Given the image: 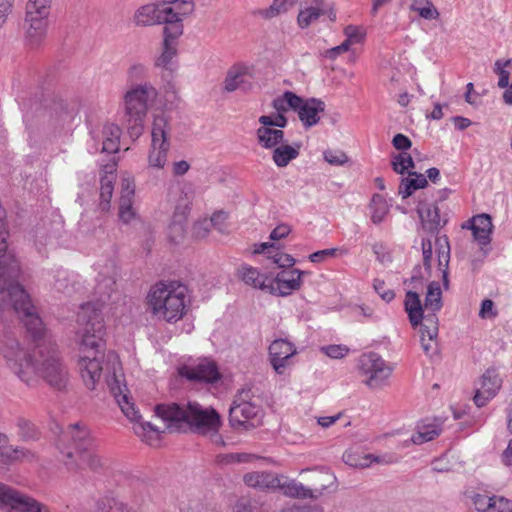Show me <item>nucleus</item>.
<instances>
[{"mask_svg":"<svg viewBox=\"0 0 512 512\" xmlns=\"http://www.w3.org/2000/svg\"><path fill=\"white\" fill-rule=\"evenodd\" d=\"M115 285L112 277L99 281L96 287L100 295L97 302L82 304L77 313L80 336L78 368L85 386L90 390L95 389L103 370L100 356L103 357L102 351L105 347V326L101 306L111 297Z\"/></svg>","mask_w":512,"mask_h":512,"instance_id":"nucleus-1","label":"nucleus"},{"mask_svg":"<svg viewBox=\"0 0 512 512\" xmlns=\"http://www.w3.org/2000/svg\"><path fill=\"white\" fill-rule=\"evenodd\" d=\"M19 264L12 263L0 270V312H15L35 341L45 335V326L36 312L30 295L16 279Z\"/></svg>","mask_w":512,"mask_h":512,"instance_id":"nucleus-2","label":"nucleus"},{"mask_svg":"<svg viewBox=\"0 0 512 512\" xmlns=\"http://www.w3.org/2000/svg\"><path fill=\"white\" fill-rule=\"evenodd\" d=\"M155 412L171 431L190 429L206 436L211 430L220 429L222 425L221 417L215 409L205 408L198 402H188L185 405L159 404L155 407Z\"/></svg>","mask_w":512,"mask_h":512,"instance_id":"nucleus-3","label":"nucleus"},{"mask_svg":"<svg viewBox=\"0 0 512 512\" xmlns=\"http://www.w3.org/2000/svg\"><path fill=\"white\" fill-rule=\"evenodd\" d=\"M64 438L70 439V447L66 452L65 466L70 471L89 469L99 472L105 467V460L98 454L94 439L86 426L69 425Z\"/></svg>","mask_w":512,"mask_h":512,"instance_id":"nucleus-4","label":"nucleus"},{"mask_svg":"<svg viewBox=\"0 0 512 512\" xmlns=\"http://www.w3.org/2000/svg\"><path fill=\"white\" fill-rule=\"evenodd\" d=\"M106 362L108 366V374L106 378L107 384L124 415L129 420L137 423V426L134 428L135 433L139 436H143L145 441H149L146 437L147 433L152 432L158 436L160 430L150 422H140L141 415L139 414V411L136 410L134 403L130 402L129 390L127 389L126 384L122 383L124 376L118 355L112 351L108 352Z\"/></svg>","mask_w":512,"mask_h":512,"instance_id":"nucleus-5","label":"nucleus"},{"mask_svg":"<svg viewBox=\"0 0 512 512\" xmlns=\"http://www.w3.org/2000/svg\"><path fill=\"white\" fill-rule=\"evenodd\" d=\"M187 287L179 282L158 283L148 295V303L154 315L167 322H176L185 313Z\"/></svg>","mask_w":512,"mask_h":512,"instance_id":"nucleus-6","label":"nucleus"},{"mask_svg":"<svg viewBox=\"0 0 512 512\" xmlns=\"http://www.w3.org/2000/svg\"><path fill=\"white\" fill-rule=\"evenodd\" d=\"M157 96V90L149 83L138 85L125 94L127 131L132 139L136 140L142 135L148 108Z\"/></svg>","mask_w":512,"mask_h":512,"instance_id":"nucleus-7","label":"nucleus"},{"mask_svg":"<svg viewBox=\"0 0 512 512\" xmlns=\"http://www.w3.org/2000/svg\"><path fill=\"white\" fill-rule=\"evenodd\" d=\"M35 383L40 376L50 387L63 391L69 383V371L54 345H39L36 350Z\"/></svg>","mask_w":512,"mask_h":512,"instance_id":"nucleus-8","label":"nucleus"},{"mask_svg":"<svg viewBox=\"0 0 512 512\" xmlns=\"http://www.w3.org/2000/svg\"><path fill=\"white\" fill-rule=\"evenodd\" d=\"M405 311L412 327L421 326V346L426 355L432 357L437 352L438 319L436 315L423 316V306L417 292L408 291L405 295Z\"/></svg>","mask_w":512,"mask_h":512,"instance_id":"nucleus-9","label":"nucleus"},{"mask_svg":"<svg viewBox=\"0 0 512 512\" xmlns=\"http://www.w3.org/2000/svg\"><path fill=\"white\" fill-rule=\"evenodd\" d=\"M7 368L28 386L35 384L36 351L31 354L21 343L7 336L0 347Z\"/></svg>","mask_w":512,"mask_h":512,"instance_id":"nucleus-10","label":"nucleus"},{"mask_svg":"<svg viewBox=\"0 0 512 512\" xmlns=\"http://www.w3.org/2000/svg\"><path fill=\"white\" fill-rule=\"evenodd\" d=\"M262 407L251 400L250 390L239 392L229 409V423L233 428L255 427L251 421L259 422L262 417Z\"/></svg>","mask_w":512,"mask_h":512,"instance_id":"nucleus-11","label":"nucleus"},{"mask_svg":"<svg viewBox=\"0 0 512 512\" xmlns=\"http://www.w3.org/2000/svg\"><path fill=\"white\" fill-rule=\"evenodd\" d=\"M0 505V512H52L47 505L1 482Z\"/></svg>","mask_w":512,"mask_h":512,"instance_id":"nucleus-12","label":"nucleus"},{"mask_svg":"<svg viewBox=\"0 0 512 512\" xmlns=\"http://www.w3.org/2000/svg\"><path fill=\"white\" fill-rule=\"evenodd\" d=\"M167 128L168 120L165 115H156L152 125V143L148 156L149 165L151 167L163 168L167 161V153L170 147Z\"/></svg>","mask_w":512,"mask_h":512,"instance_id":"nucleus-13","label":"nucleus"},{"mask_svg":"<svg viewBox=\"0 0 512 512\" xmlns=\"http://www.w3.org/2000/svg\"><path fill=\"white\" fill-rule=\"evenodd\" d=\"M359 370L361 375L365 376L363 382L372 389L382 387L392 373V368L373 352L360 357Z\"/></svg>","mask_w":512,"mask_h":512,"instance_id":"nucleus-14","label":"nucleus"},{"mask_svg":"<svg viewBox=\"0 0 512 512\" xmlns=\"http://www.w3.org/2000/svg\"><path fill=\"white\" fill-rule=\"evenodd\" d=\"M43 9L40 7H30L26 5V17L24 21L26 41L31 47L38 46L46 36L47 31V17L50 9Z\"/></svg>","mask_w":512,"mask_h":512,"instance_id":"nucleus-15","label":"nucleus"},{"mask_svg":"<svg viewBox=\"0 0 512 512\" xmlns=\"http://www.w3.org/2000/svg\"><path fill=\"white\" fill-rule=\"evenodd\" d=\"M180 376L197 383L213 384L221 379L217 364L209 359H201L196 363L183 365L179 368Z\"/></svg>","mask_w":512,"mask_h":512,"instance_id":"nucleus-16","label":"nucleus"},{"mask_svg":"<svg viewBox=\"0 0 512 512\" xmlns=\"http://www.w3.org/2000/svg\"><path fill=\"white\" fill-rule=\"evenodd\" d=\"M308 274L297 268L281 271L274 279L269 281V294L275 296H288L293 291L299 290L302 285L301 277Z\"/></svg>","mask_w":512,"mask_h":512,"instance_id":"nucleus-17","label":"nucleus"},{"mask_svg":"<svg viewBox=\"0 0 512 512\" xmlns=\"http://www.w3.org/2000/svg\"><path fill=\"white\" fill-rule=\"evenodd\" d=\"M192 11V5L185 10H175L167 2H162L160 24H165L164 37L179 38L183 34V17L191 14Z\"/></svg>","mask_w":512,"mask_h":512,"instance_id":"nucleus-18","label":"nucleus"},{"mask_svg":"<svg viewBox=\"0 0 512 512\" xmlns=\"http://www.w3.org/2000/svg\"><path fill=\"white\" fill-rule=\"evenodd\" d=\"M270 364L277 374H283L290 365V359L297 353L293 343L285 339L274 340L269 348Z\"/></svg>","mask_w":512,"mask_h":512,"instance_id":"nucleus-19","label":"nucleus"},{"mask_svg":"<svg viewBox=\"0 0 512 512\" xmlns=\"http://www.w3.org/2000/svg\"><path fill=\"white\" fill-rule=\"evenodd\" d=\"M253 76L250 69L245 65H234L228 71L223 83V89L226 92L240 90L249 92L253 89Z\"/></svg>","mask_w":512,"mask_h":512,"instance_id":"nucleus-20","label":"nucleus"},{"mask_svg":"<svg viewBox=\"0 0 512 512\" xmlns=\"http://www.w3.org/2000/svg\"><path fill=\"white\" fill-rule=\"evenodd\" d=\"M502 379L494 369H488L481 377L480 386L476 389L474 403L477 407L485 406L499 391Z\"/></svg>","mask_w":512,"mask_h":512,"instance_id":"nucleus-21","label":"nucleus"},{"mask_svg":"<svg viewBox=\"0 0 512 512\" xmlns=\"http://www.w3.org/2000/svg\"><path fill=\"white\" fill-rule=\"evenodd\" d=\"M417 213L423 229L430 233H438L448 221L446 215H440V209L435 204L420 201L417 206Z\"/></svg>","mask_w":512,"mask_h":512,"instance_id":"nucleus-22","label":"nucleus"},{"mask_svg":"<svg viewBox=\"0 0 512 512\" xmlns=\"http://www.w3.org/2000/svg\"><path fill=\"white\" fill-rule=\"evenodd\" d=\"M472 501L478 512H512V500L504 496L475 494Z\"/></svg>","mask_w":512,"mask_h":512,"instance_id":"nucleus-23","label":"nucleus"},{"mask_svg":"<svg viewBox=\"0 0 512 512\" xmlns=\"http://www.w3.org/2000/svg\"><path fill=\"white\" fill-rule=\"evenodd\" d=\"M244 483L248 487L259 490H274L281 486V479L277 474L268 471H254L244 475Z\"/></svg>","mask_w":512,"mask_h":512,"instance_id":"nucleus-24","label":"nucleus"},{"mask_svg":"<svg viewBox=\"0 0 512 512\" xmlns=\"http://www.w3.org/2000/svg\"><path fill=\"white\" fill-rule=\"evenodd\" d=\"M324 109L325 103L316 98H310L306 101L302 100V103L296 108V110H298L299 119L307 128L312 127L319 122V113L323 112Z\"/></svg>","mask_w":512,"mask_h":512,"instance_id":"nucleus-25","label":"nucleus"},{"mask_svg":"<svg viewBox=\"0 0 512 512\" xmlns=\"http://www.w3.org/2000/svg\"><path fill=\"white\" fill-rule=\"evenodd\" d=\"M470 227L475 241L480 246H486L491 242L493 225L488 214L483 213L472 217Z\"/></svg>","mask_w":512,"mask_h":512,"instance_id":"nucleus-26","label":"nucleus"},{"mask_svg":"<svg viewBox=\"0 0 512 512\" xmlns=\"http://www.w3.org/2000/svg\"><path fill=\"white\" fill-rule=\"evenodd\" d=\"M238 277L246 285L269 293V281H271V278L266 274L260 273L257 268L248 264H242L238 268Z\"/></svg>","mask_w":512,"mask_h":512,"instance_id":"nucleus-27","label":"nucleus"},{"mask_svg":"<svg viewBox=\"0 0 512 512\" xmlns=\"http://www.w3.org/2000/svg\"><path fill=\"white\" fill-rule=\"evenodd\" d=\"M443 422L440 419L423 420L417 425V432L411 440L414 444L420 445L438 437L442 432Z\"/></svg>","mask_w":512,"mask_h":512,"instance_id":"nucleus-28","label":"nucleus"},{"mask_svg":"<svg viewBox=\"0 0 512 512\" xmlns=\"http://www.w3.org/2000/svg\"><path fill=\"white\" fill-rule=\"evenodd\" d=\"M162 2L151 3L139 7L134 14V23L146 27L160 24Z\"/></svg>","mask_w":512,"mask_h":512,"instance_id":"nucleus-29","label":"nucleus"},{"mask_svg":"<svg viewBox=\"0 0 512 512\" xmlns=\"http://www.w3.org/2000/svg\"><path fill=\"white\" fill-rule=\"evenodd\" d=\"M177 39L164 37L161 55L155 61V66L167 71L169 75L176 69L174 58L177 55Z\"/></svg>","mask_w":512,"mask_h":512,"instance_id":"nucleus-30","label":"nucleus"},{"mask_svg":"<svg viewBox=\"0 0 512 512\" xmlns=\"http://www.w3.org/2000/svg\"><path fill=\"white\" fill-rule=\"evenodd\" d=\"M438 268L442 272L443 285L447 289L449 285L448 266L450 262V244L446 235L437 236L435 239Z\"/></svg>","mask_w":512,"mask_h":512,"instance_id":"nucleus-31","label":"nucleus"},{"mask_svg":"<svg viewBox=\"0 0 512 512\" xmlns=\"http://www.w3.org/2000/svg\"><path fill=\"white\" fill-rule=\"evenodd\" d=\"M258 144L264 149H274L284 140V132L281 129L262 125L256 130Z\"/></svg>","mask_w":512,"mask_h":512,"instance_id":"nucleus-32","label":"nucleus"},{"mask_svg":"<svg viewBox=\"0 0 512 512\" xmlns=\"http://www.w3.org/2000/svg\"><path fill=\"white\" fill-rule=\"evenodd\" d=\"M301 145L295 143L293 146L288 144H279L273 149L272 159L277 167H286L290 161L296 159L299 155Z\"/></svg>","mask_w":512,"mask_h":512,"instance_id":"nucleus-33","label":"nucleus"},{"mask_svg":"<svg viewBox=\"0 0 512 512\" xmlns=\"http://www.w3.org/2000/svg\"><path fill=\"white\" fill-rule=\"evenodd\" d=\"M102 152L116 153L119 150L121 129L113 123H106L103 126Z\"/></svg>","mask_w":512,"mask_h":512,"instance_id":"nucleus-34","label":"nucleus"},{"mask_svg":"<svg viewBox=\"0 0 512 512\" xmlns=\"http://www.w3.org/2000/svg\"><path fill=\"white\" fill-rule=\"evenodd\" d=\"M115 179L116 176L112 171L101 177L99 209L103 212L110 210Z\"/></svg>","mask_w":512,"mask_h":512,"instance_id":"nucleus-35","label":"nucleus"},{"mask_svg":"<svg viewBox=\"0 0 512 512\" xmlns=\"http://www.w3.org/2000/svg\"><path fill=\"white\" fill-rule=\"evenodd\" d=\"M192 199V191H185L184 189L181 190L180 199L175 206L173 215V226L179 225L180 229L182 230V223L186 220V217L190 211Z\"/></svg>","mask_w":512,"mask_h":512,"instance_id":"nucleus-36","label":"nucleus"},{"mask_svg":"<svg viewBox=\"0 0 512 512\" xmlns=\"http://www.w3.org/2000/svg\"><path fill=\"white\" fill-rule=\"evenodd\" d=\"M442 305V291L440 284L436 281H432L427 287L423 310L425 309L430 311V314L436 315V312L442 308Z\"/></svg>","mask_w":512,"mask_h":512,"instance_id":"nucleus-37","label":"nucleus"},{"mask_svg":"<svg viewBox=\"0 0 512 512\" xmlns=\"http://www.w3.org/2000/svg\"><path fill=\"white\" fill-rule=\"evenodd\" d=\"M314 2H315L314 6L305 7L304 9L300 10V12L298 14V17H297L298 25L303 29L307 28L312 23L317 21L319 19V17L325 13V11L323 9V5H324L323 1L322 0H314Z\"/></svg>","mask_w":512,"mask_h":512,"instance_id":"nucleus-38","label":"nucleus"},{"mask_svg":"<svg viewBox=\"0 0 512 512\" xmlns=\"http://www.w3.org/2000/svg\"><path fill=\"white\" fill-rule=\"evenodd\" d=\"M34 453L24 447L5 448L0 451V463L8 465L16 461L32 460Z\"/></svg>","mask_w":512,"mask_h":512,"instance_id":"nucleus-39","label":"nucleus"},{"mask_svg":"<svg viewBox=\"0 0 512 512\" xmlns=\"http://www.w3.org/2000/svg\"><path fill=\"white\" fill-rule=\"evenodd\" d=\"M302 103V98L291 91H286L282 96L273 100L272 106L277 113L285 114L290 108H296Z\"/></svg>","mask_w":512,"mask_h":512,"instance_id":"nucleus-40","label":"nucleus"},{"mask_svg":"<svg viewBox=\"0 0 512 512\" xmlns=\"http://www.w3.org/2000/svg\"><path fill=\"white\" fill-rule=\"evenodd\" d=\"M343 461L351 467L360 469L369 467L372 462H381L379 457H375L372 454H360L355 452H345L343 454Z\"/></svg>","mask_w":512,"mask_h":512,"instance_id":"nucleus-41","label":"nucleus"},{"mask_svg":"<svg viewBox=\"0 0 512 512\" xmlns=\"http://www.w3.org/2000/svg\"><path fill=\"white\" fill-rule=\"evenodd\" d=\"M283 490L284 494L293 498H314L315 495L313 491L307 487H305L302 483L296 482L294 480L288 482H281V486L279 487Z\"/></svg>","mask_w":512,"mask_h":512,"instance_id":"nucleus-42","label":"nucleus"},{"mask_svg":"<svg viewBox=\"0 0 512 512\" xmlns=\"http://www.w3.org/2000/svg\"><path fill=\"white\" fill-rule=\"evenodd\" d=\"M369 208L371 211V221L374 224L381 223L389 211L386 200L380 194L373 195Z\"/></svg>","mask_w":512,"mask_h":512,"instance_id":"nucleus-43","label":"nucleus"},{"mask_svg":"<svg viewBox=\"0 0 512 512\" xmlns=\"http://www.w3.org/2000/svg\"><path fill=\"white\" fill-rule=\"evenodd\" d=\"M53 288L56 292L70 296L75 292V282L70 280L66 270H57L54 276Z\"/></svg>","mask_w":512,"mask_h":512,"instance_id":"nucleus-44","label":"nucleus"},{"mask_svg":"<svg viewBox=\"0 0 512 512\" xmlns=\"http://www.w3.org/2000/svg\"><path fill=\"white\" fill-rule=\"evenodd\" d=\"M16 427L17 434L23 441H33L39 438V431L36 426L25 418H18Z\"/></svg>","mask_w":512,"mask_h":512,"instance_id":"nucleus-45","label":"nucleus"},{"mask_svg":"<svg viewBox=\"0 0 512 512\" xmlns=\"http://www.w3.org/2000/svg\"><path fill=\"white\" fill-rule=\"evenodd\" d=\"M96 512H135L124 502L115 498H103L97 502Z\"/></svg>","mask_w":512,"mask_h":512,"instance_id":"nucleus-46","label":"nucleus"},{"mask_svg":"<svg viewBox=\"0 0 512 512\" xmlns=\"http://www.w3.org/2000/svg\"><path fill=\"white\" fill-rule=\"evenodd\" d=\"M410 8L424 19H437L439 17L438 10L429 0H414Z\"/></svg>","mask_w":512,"mask_h":512,"instance_id":"nucleus-47","label":"nucleus"},{"mask_svg":"<svg viewBox=\"0 0 512 512\" xmlns=\"http://www.w3.org/2000/svg\"><path fill=\"white\" fill-rule=\"evenodd\" d=\"M392 168L398 174H404L408 169L414 168L415 164L410 154L401 152L392 160Z\"/></svg>","mask_w":512,"mask_h":512,"instance_id":"nucleus-48","label":"nucleus"},{"mask_svg":"<svg viewBox=\"0 0 512 512\" xmlns=\"http://www.w3.org/2000/svg\"><path fill=\"white\" fill-rule=\"evenodd\" d=\"M293 5L289 0H274L268 9L261 11L265 18H273L277 15L285 13Z\"/></svg>","mask_w":512,"mask_h":512,"instance_id":"nucleus-49","label":"nucleus"},{"mask_svg":"<svg viewBox=\"0 0 512 512\" xmlns=\"http://www.w3.org/2000/svg\"><path fill=\"white\" fill-rule=\"evenodd\" d=\"M256 456L248 453H228L217 456L219 464L245 463L255 459Z\"/></svg>","mask_w":512,"mask_h":512,"instance_id":"nucleus-50","label":"nucleus"},{"mask_svg":"<svg viewBox=\"0 0 512 512\" xmlns=\"http://www.w3.org/2000/svg\"><path fill=\"white\" fill-rule=\"evenodd\" d=\"M259 123L271 128H284L287 126L288 120L284 114L276 113L275 116L262 115L258 119Z\"/></svg>","mask_w":512,"mask_h":512,"instance_id":"nucleus-51","label":"nucleus"},{"mask_svg":"<svg viewBox=\"0 0 512 512\" xmlns=\"http://www.w3.org/2000/svg\"><path fill=\"white\" fill-rule=\"evenodd\" d=\"M132 204L133 201H119V219L125 224L130 223L136 216Z\"/></svg>","mask_w":512,"mask_h":512,"instance_id":"nucleus-52","label":"nucleus"},{"mask_svg":"<svg viewBox=\"0 0 512 512\" xmlns=\"http://www.w3.org/2000/svg\"><path fill=\"white\" fill-rule=\"evenodd\" d=\"M269 259L273 261L278 267H292L295 263L294 258L289 254H284L278 251L276 248L275 251L269 256Z\"/></svg>","mask_w":512,"mask_h":512,"instance_id":"nucleus-53","label":"nucleus"},{"mask_svg":"<svg viewBox=\"0 0 512 512\" xmlns=\"http://www.w3.org/2000/svg\"><path fill=\"white\" fill-rule=\"evenodd\" d=\"M416 181L414 176H409L407 178H403L399 185V194L402 198H407L412 195V193L417 190Z\"/></svg>","mask_w":512,"mask_h":512,"instance_id":"nucleus-54","label":"nucleus"},{"mask_svg":"<svg viewBox=\"0 0 512 512\" xmlns=\"http://www.w3.org/2000/svg\"><path fill=\"white\" fill-rule=\"evenodd\" d=\"M497 311L495 309L494 302L490 299H484L481 302V307L479 311V317L481 319H494L497 316Z\"/></svg>","mask_w":512,"mask_h":512,"instance_id":"nucleus-55","label":"nucleus"},{"mask_svg":"<svg viewBox=\"0 0 512 512\" xmlns=\"http://www.w3.org/2000/svg\"><path fill=\"white\" fill-rule=\"evenodd\" d=\"M373 287L378 295L386 302H390L394 299L395 293L391 289H386L385 282L383 280L375 279Z\"/></svg>","mask_w":512,"mask_h":512,"instance_id":"nucleus-56","label":"nucleus"},{"mask_svg":"<svg viewBox=\"0 0 512 512\" xmlns=\"http://www.w3.org/2000/svg\"><path fill=\"white\" fill-rule=\"evenodd\" d=\"M324 159L332 165H343L348 161L347 155L342 151L328 150L324 152Z\"/></svg>","mask_w":512,"mask_h":512,"instance_id":"nucleus-57","label":"nucleus"},{"mask_svg":"<svg viewBox=\"0 0 512 512\" xmlns=\"http://www.w3.org/2000/svg\"><path fill=\"white\" fill-rule=\"evenodd\" d=\"M135 193V186L130 178L122 180L121 184V196L119 201H133Z\"/></svg>","mask_w":512,"mask_h":512,"instance_id":"nucleus-58","label":"nucleus"},{"mask_svg":"<svg viewBox=\"0 0 512 512\" xmlns=\"http://www.w3.org/2000/svg\"><path fill=\"white\" fill-rule=\"evenodd\" d=\"M422 254H423V265L425 270H431L432 263V255H433V246L432 242L429 239L422 240Z\"/></svg>","mask_w":512,"mask_h":512,"instance_id":"nucleus-59","label":"nucleus"},{"mask_svg":"<svg viewBox=\"0 0 512 512\" xmlns=\"http://www.w3.org/2000/svg\"><path fill=\"white\" fill-rule=\"evenodd\" d=\"M344 33L347 37L345 42H348L350 46L353 43H359L363 39V33L361 29L357 26L349 25L345 28Z\"/></svg>","mask_w":512,"mask_h":512,"instance_id":"nucleus-60","label":"nucleus"},{"mask_svg":"<svg viewBox=\"0 0 512 512\" xmlns=\"http://www.w3.org/2000/svg\"><path fill=\"white\" fill-rule=\"evenodd\" d=\"M392 144L395 149L405 152L412 146L411 140L404 134L398 133L393 137Z\"/></svg>","mask_w":512,"mask_h":512,"instance_id":"nucleus-61","label":"nucleus"},{"mask_svg":"<svg viewBox=\"0 0 512 512\" xmlns=\"http://www.w3.org/2000/svg\"><path fill=\"white\" fill-rule=\"evenodd\" d=\"M227 219V214L223 211L215 212L210 221L208 222L210 225L214 226L219 232L225 231V222Z\"/></svg>","mask_w":512,"mask_h":512,"instance_id":"nucleus-62","label":"nucleus"},{"mask_svg":"<svg viewBox=\"0 0 512 512\" xmlns=\"http://www.w3.org/2000/svg\"><path fill=\"white\" fill-rule=\"evenodd\" d=\"M323 351L327 356L334 359L342 358L348 353V349L341 345H330L324 347Z\"/></svg>","mask_w":512,"mask_h":512,"instance_id":"nucleus-63","label":"nucleus"},{"mask_svg":"<svg viewBox=\"0 0 512 512\" xmlns=\"http://www.w3.org/2000/svg\"><path fill=\"white\" fill-rule=\"evenodd\" d=\"M291 232V228L287 224L276 226L270 233V239L273 241L285 238Z\"/></svg>","mask_w":512,"mask_h":512,"instance_id":"nucleus-64","label":"nucleus"}]
</instances>
